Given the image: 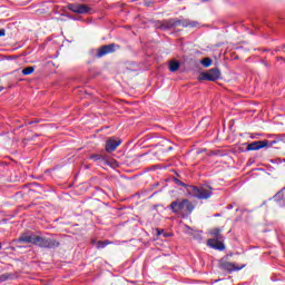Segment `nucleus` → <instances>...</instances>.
<instances>
[{"mask_svg":"<svg viewBox=\"0 0 285 285\" xmlns=\"http://www.w3.org/2000/svg\"><path fill=\"white\" fill-rule=\"evenodd\" d=\"M157 235H163V237H173L171 233H166L164 229H157Z\"/></svg>","mask_w":285,"mask_h":285,"instance_id":"16","label":"nucleus"},{"mask_svg":"<svg viewBox=\"0 0 285 285\" xmlns=\"http://www.w3.org/2000/svg\"><path fill=\"white\" fill-rule=\"evenodd\" d=\"M68 10L75 12L76 14H90L92 9L87 4L71 3L68 6Z\"/></svg>","mask_w":285,"mask_h":285,"instance_id":"7","label":"nucleus"},{"mask_svg":"<svg viewBox=\"0 0 285 285\" xmlns=\"http://www.w3.org/2000/svg\"><path fill=\"white\" fill-rule=\"evenodd\" d=\"M0 37H6V30L0 29Z\"/></svg>","mask_w":285,"mask_h":285,"instance_id":"20","label":"nucleus"},{"mask_svg":"<svg viewBox=\"0 0 285 285\" xmlns=\"http://www.w3.org/2000/svg\"><path fill=\"white\" fill-rule=\"evenodd\" d=\"M179 26H181L183 28H188V26H190V28H195V26H197V22L190 21V20L171 19V20L164 21L161 24V29L170 30L171 28H177Z\"/></svg>","mask_w":285,"mask_h":285,"instance_id":"4","label":"nucleus"},{"mask_svg":"<svg viewBox=\"0 0 285 285\" xmlns=\"http://www.w3.org/2000/svg\"><path fill=\"white\" fill-rule=\"evenodd\" d=\"M1 90H3V87H0V92H1Z\"/></svg>","mask_w":285,"mask_h":285,"instance_id":"21","label":"nucleus"},{"mask_svg":"<svg viewBox=\"0 0 285 285\" xmlns=\"http://www.w3.org/2000/svg\"><path fill=\"white\" fill-rule=\"evenodd\" d=\"M222 72H219V69L214 68L209 69L206 72H202L199 76L200 81H217L219 79Z\"/></svg>","mask_w":285,"mask_h":285,"instance_id":"6","label":"nucleus"},{"mask_svg":"<svg viewBox=\"0 0 285 285\" xmlns=\"http://www.w3.org/2000/svg\"><path fill=\"white\" fill-rule=\"evenodd\" d=\"M210 235L215 238H210L207 240V246H210V248H215L216 250H224L225 246L223 243H219V239H223L222 237V229L214 228L210 230Z\"/></svg>","mask_w":285,"mask_h":285,"instance_id":"5","label":"nucleus"},{"mask_svg":"<svg viewBox=\"0 0 285 285\" xmlns=\"http://www.w3.org/2000/svg\"><path fill=\"white\" fill-rule=\"evenodd\" d=\"M106 246H108V240H106V242L99 240L97 243V248H106Z\"/></svg>","mask_w":285,"mask_h":285,"instance_id":"17","label":"nucleus"},{"mask_svg":"<svg viewBox=\"0 0 285 285\" xmlns=\"http://www.w3.org/2000/svg\"><path fill=\"white\" fill-rule=\"evenodd\" d=\"M202 66H204V68H210V66H213V60L210 58H205L200 61Z\"/></svg>","mask_w":285,"mask_h":285,"instance_id":"14","label":"nucleus"},{"mask_svg":"<svg viewBox=\"0 0 285 285\" xmlns=\"http://www.w3.org/2000/svg\"><path fill=\"white\" fill-rule=\"evenodd\" d=\"M273 199L278 204V206H285V187L278 191Z\"/></svg>","mask_w":285,"mask_h":285,"instance_id":"12","label":"nucleus"},{"mask_svg":"<svg viewBox=\"0 0 285 285\" xmlns=\"http://www.w3.org/2000/svg\"><path fill=\"white\" fill-rule=\"evenodd\" d=\"M1 248H2V245H1V243H0V250H1Z\"/></svg>","mask_w":285,"mask_h":285,"instance_id":"23","label":"nucleus"},{"mask_svg":"<svg viewBox=\"0 0 285 285\" xmlns=\"http://www.w3.org/2000/svg\"><path fill=\"white\" fill-rule=\"evenodd\" d=\"M169 208L176 215H190V213L195 210V206H193V203L188 199L175 200L169 205Z\"/></svg>","mask_w":285,"mask_h":285,"instance_id":"2","label":"nucleus"},{"mask_svg":"<svg viewBox=\"0 0 285 285\" xmlns=\"http://www.w3.org/2000/svg\"><path fill=\"white\" fill-rule=\"evenodd\" d=\"M8 279V275H1L0 276V284L3 283V282H7Z\"/></svg>","mask_w":285,"mask_h":285,"instance_id":"19","label":"nucleus"},{"mask_svg":"<svg viewBox=\"0 0 285 285\" xmlns=\"http://www.w3.org/2000/svg\"><path fill=\"white\" fill-rule=\"evenodd\" d=\"M252 139H255V136H250Z\"/></svg>","mask_w":285,"mask_h":285,"instance_id":"22","label":"nucleus"},{"mask_svg":"<svg viewBox=\"0 0 285 285\" xmlns=\"http://www.w3.org/2000/svg\"><path fill=\"white\" fill-rule=\"evenodd\" d=\"M16 244H33L35 246H41V248H57L59 242L55 238H46L33 233L27 232L20 235L16 240Z\"/></svg>","mask_w":285,"mask_h":285,"instance_id":"1","label":"nucleus"},{"mask_svg":"<svg viewBox=\"0 0 285 285\" xmlns=\"http://www.w3.org/2000/svg\"><path fill=\"white\" fill-rule=\"evenodd\" d=\"M89 158L94 161H99V159H101V155H91Z\"/></svg>","mask_w":285,"mask_h":285,"instance_id":"18","label":"nucleus"},{"mask_svg":"<svg viewBox=\"0 0 285 285\" xmlns=\"http://www.w3.org/2000/svg\"><path fill=\"white\" fill-rule=\"evenodd\" d=\"M120 145H121V140L109 138L106 144V150L107 153H115V150H117V147Z\"/></svg>","mask_w":285,"mask_h":285,"instance_id":"8","label":"nucleus"},{"mask_svg":"<svg viewBox=\"0 0 285 285\" xmlns=\"http://www.w3.org/2000/svg\"><path fill=\"white\" fill-rule=\"evenodd\" d=\"M224 271H227V273H233L235 271H242V268H244V266L246 265H242V266H236L235 263H223L222 264Z\"/></svg>","mask_w":285,"mask_h":285,"instance_id":"11","label":"nucleus"},{"mask_svg":"<svg viewBox=\"0 0 285 285\" xmlns=\"http://www.w3.org/2000/svg\"><path fill=\"white\" fill-rule=\"evenodd\" d=\"M187 193L197 199H210L213 197V187L209 185H203L200 187L189 186Z\"/></svg>","mask_w":285,"mask_h":285,"instance_id":"3","label":"nucleus"},{"mask_svg":"<svg viewBox=\"0 0 285 285\" xmlns=\"http://www.w3.org/2000/svg\"><path fill=\"white\" fill-rule=\"evenodd\" d=\"M32 72H35V67H27L22 70V75H24V77L32 75Z\"/></svg>","mask_w":285,"mask_h":285,"instance_id":"15","label":"nucleus"},{"mask_svg":"<svg viewBox=\"0 0 285 285\" xmlns=\"http://www.w3.org/2000/svg\"><path fill=\"white\" fill-rule=\"evenodd\" d=\"M268 146L267 140H258L247 145V150H259L262 148H266Z\"/></svg>","mask_w":285,"mask_h":285,"instance_id":"9","label":"nucleus"},{"mask_svg":"<svg viewBox=\"0 0 285 285\" xmlns=\"http://www.w3.org/2000/svg\"><path fill=\"white\" fill-rule=\"evenodd\" d=\"M180 66H181V63L179 61L171 60L169 62L170 72H177V70H179Z\"/></svg>","mask_w":285,"mask_h":285,"instance_id":"13","label":"nucleus"},{"mask_svg":"<svg viewBox=\"0 0 285 285\" xmlns=\"http://www.w3.org/2000/svg\"><path fill=\"white\" fill-rule=\"evenodd\" d=\"M110 52H115V45H106L98 49L97 57L101 58L105 55H110Z\"/></svg>","mask_w":285,"mask_h":285,"instance_id":"10","label":"nucleus"}]
</instances>
